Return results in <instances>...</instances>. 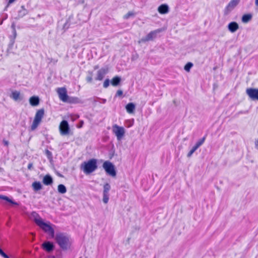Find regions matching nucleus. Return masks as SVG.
Here are the masks:
<instances>
[{
  "mask_svg": "<svg viewBox=\"0 0 258 258\" xmlns=\"http://www.w3.org/2000/svg\"><path fill=\"white\" fill-rule=\"evenodd\" d=\"M108 72V69L107 67H103L101 68L97 71V76L95 78L96 80L102 81L105 75L107 74Z\"/></svg>",
  "mask_w": 258,
  "mask_h": 258,
  "instance_id": "nucleus-13",
  "label": "nucleus"
},
{
  "mask_svg": "<svg viewBox=\"0 0 258 258\" xmlns=\"http://www.w3.org/2000/svg\"><path fill=\"white\" fill-rule=\"evenodd\" d=\"M11 98L13 99L15 101H17L18 100H22V98L20 96V93L19 92L15 91L12 93L11 95L10 96Z\"/></svg>",
  "mask_w": 258,
  "mask_h": 258,
  "instance_id": "nucleus-20",
  "label": "nucleus"
},
{
  "mask_svg": "<svg viewBox=\"0 0 258 258\" xmlns=\"http://www.w3.org/2000/svg\"><path fill=\"white\" fill-rule=\"evenodd\" d=\"M57 190L59 193L63 194L67 192L66 187L62 184H60L58 185Z\"/></svg>",
  "mask_w": 258,
  "mask_h": 258,
  "instance_id": "nucleus-26",
  "label": "nucleus"
},
{
  "mask_svg": "<svg viewBox=\"0 0 258 258\" xmlns=\"http://www.w3.org/2000/svg\"><path fill=\"white\" fill-rule=\"evenodd\" d=\"M2 252H4V251L0 248V254L2 253Z\"/></svg>",
  "mask_w": 258,
  "mask_h": 258,
  "instance_id": "nucleus-49",
  "label": "nucleus"
},
{
  "mask_svg": "<svg viewBox=\"0 0 258 258\" xmlns=\"http://www.w3.org/2000/svg\"><path fill=\"white\" fill-rule=\"evenodd\" d=\"M88 76L86 77V81L88 83H91L92 82V76H93V72L92 71H88Z\"/></svg>",
  "mask_w": 258,
  "mask_h": 258,
  "instance_id": "nucleus-29",
  "label": "nucleus"
},
{
  "mask_svg": "<svg viewBox=\"0 0 258 258\" xmlns=\"http://www.w3.org/2000/svg\"><path fill=\"white\" fill-rule=\"evenodd\" d=\"M55 236V240L59 247L63 250L68 249L71 245L70 238L64 233H58Z\"/></svg>",
  "mask_w": 258,
  "mask_h": 258,
  "instance_id": "nucleus-1",
  "label": "nucleus"
},
{
  "mask_svg": "<svg viewBox=\"0 0 258 258\" xmlns=\"http://www.w3.org/2000/svg\"><path fill=\"white\" fill-rule=\"evenodd\" d=\"M59 99L63 102H67L69 96L67 94L66 88L64 87L58 88L57 90Z\"/></svg>",
  "mask_w": 258,
  "mask_h": 258,
  "instance_id": "nucleus-11",
  "label": "nucleus"
},
{
  "mask_svg": "<svg viewBox=\"0 0 258 258\" xmlns=\"http://www.w3.org/2000/svg\"><path fill=\"white\" fill-rule=\"evenodd\" d=\"M42 248L47 252L52 251L54 249V245L53 242L49 241H45L41 244Z\"/></svg>",
  "mask_w": 258,
  "mask_h": 258,
  "instance_id": "nucleus-12",
  "label": "nucleus"
},
{
  "mask_svg": "<svg viewBox=\"0 0 258 258\" xmlns=\"http://www.w3.org/2000/svg\"><path fill=\"white\" fill-rule=\"evenodd\" d=\"M17 37V32L16 30L12 31V35L10 36V44L13 46L15 43V38Z\"/></svg>",
  "mask_w": 258,
  "mask_h": 258,
  "instance_id": "nucleus-25",
  "label": "nucleus"
},
{
  "mask_svg": "<svg viewBox=\"0 0 258 258\" xmlns=\"http://www.w3.org/2000/svg\"><path fill=\"white\" fill-rule=\"evenodd\" d=\"M15 0H9L8 2V5L13 3Z\"/></svg>",
  "mask_w": 258,
  "mask_h": 258,
  "instance_id": "nucleus-45",
  "label": "nucleus"
},
{
  "mask_svg": "<svg viewBox=\"0 0 258 258\" xmlns=\"http://www.w3.org/2000/svg\"><path fill=\"white\" fill-rule=\"evenodd\" d=\"M246 93L251 100L258 101V89L247 88Z\"/></svg>",
  "mask_w": 258,
  "mask_h": 258,
  "instance_id": "nucleus-10",
  "label": "nucleus"
},
{
  "mask_svg": "<svg viewBox=\"0 0 258 258\" xmlns=\"http://www.w3.org/2000/svg\"><path fill=\"white\" fill-rule=\"evenodd\" d=\"M160 31V30L157 29L150 32L146 37H143L139 41V42H145L147 41L153 40L157 37V33H159Z\"/></svg>",
  "mask_w": 258,
  "mask_h": 258,
  "instance_id": "nucleus-9",
  "label": "nucleus"
},
{
  "mask_svg": "<svg viewBox=\"0 0 258 258\" xmlns=\"http://www.w3.org/2000/svg\"><path fill=\"white\" fill-rule=\"evenodd\" d=\"M112 132L116 136L117 140L119 141L124 136L125 130L123 127L115 124L112 126Z\"/></svg>",
  "mask_w": 258,
  "mask_h": 258,
  "instance_id": "nucleus-6",
  "label": "nucleus"
},
{
  "mask_svg": "<svg viewBox=\"0 0 258 258\" xmlns=\"http://www.w3.org/2000/svg\"><path fill=\"white\" fill-rule=\"evenodd\" d=\"M11 28L12 29V31H14V30H16V28H15V25L14 23H13L12 26H11Z\"/></svg>",
  "mask_w": 258,
  "mask_h": 258,
  "instance_id": "nucleus-44",
  "label": "nucleus"
},
{
  "mask_svg": "<svg viewBox=\"0 0 258 258\" xmlns=\"http://www.w3.org/2000/svg\"><path fill=\"white\" fill-rule=\"evenodd\" d=\"M84 124L83 121H81L80 122V124L78 126V128H81L82 127L83 125Z\"/></svg>",
  "mask_w": 258,
  "mask_h": 258,
  "instance_id": "nucleus-42",
  "label": "nucleus"
},
{
  "mask_svg": "<svg viewBox=\"0 0 258 258\" xmlns=\"http://www.w3.org/2000/svg\"><path fill=\"white\" fill-rule=\"evenodd\" d=\"M227 28L230 32L234 33L239 29V25L236 22H231L228 24Z\"/></svg>",
  "mask_w": 258,
  "mask_h": 258,
  "instance_id": "nucleus-14",
  "label": "nucleus"
},
{
  "mask_svg": "<svg viewBox=\"0 0 258 258\" xmlns=\"http://www.w3.org/2000/svg\"><path fill=\"white\" fill-rule=\"evenodd\" d=\"M103 168L105 170L106 173L112 177H114L116 175V172L114 165L110 161H105L103 164Z\"/></svg>",
  "mask_w": 258,
  "mask_h": 258,
  "instance_id": "nucleus-5",
  "label": "nucleus"
},
{
  "mask_svg": "<svg viewBox=\"0 0 258 258\" xmlns=\"http://www.w3.org/2000/svg\"><path fill=\"white\" fill-rule=\"evenodd\" d=\"M240 0H231L223 11L224 16H228L238 5Z\"/></svg>",
  "mask_w": 258,
  "mask_h": 258,
  "instance_id": "nucleus-7",
  "label": "nucleus"
},
{
  "mask_svg": "<svg viewBox=\"0 0 258 258\" xmlns=\"http://www.w3.org/2000/svg\"><path fill=\"white\" fill-rule=\"evenodd\" d=\"M39 98L37 96H32L29 99L30 104L32 106H37L39 103Z\"/></svg>",
  "mask_w": 258,
  "mask_h": 258,
  "instance_id": "nucleus-18",
  "label": "nucleus"
},
{
  "mask_svg": "<svg viewBox=\"0 0 258 258\" xmlns=\"http://www.w3.org/2000/svg\"><path fill=\"white\" fill-rule=\"evenodd\" d=\"M99 69V66H98V65L95 66L94 67V70H97V69Z\"/></svg>",
  "mask_w": 258,
  "mask_h": 258,
  "instance_id": "nucleus-46",
  "label": "nucleus"
},
{
  "mask_svg": "<svg viewBox=\"0 0 258 258\" xmlns=\"http://www.w3.org/2000/svg\"><path fill=\"white\" fill-rule=\"evenodd\" d=\"M3 144H4L5 146H8L9 145V142L7 140H3Z\"/></svg>",
  "mask_w": 258,
  "mask_h": 258,
  "instance_id": "nucleus-41",
  "label": "nucleus"
},
{
  "mask_svg": "<svg viewBox=\"0 0 258 258\" xmlns=\"http://www.w3.org/2000/svg\"><path fill=\"white\" fill-rule=\"evenodd\" d=\"M158 11L160 14H167L169 12V7L166 4H162L158 7Z\"/></svg>",
  "mask_w": 258,
  "mask_h": 258,
  "instance_id": "nucleus-15",
  "label": "nucleus"
},
{
  "mask_svg": "<svg viewBox=\"0 0 258 258\" xmlns=\"http://www.w3.org/2000/svg\"><path fill=\"white\" fill-rule=\"evenodd\" d=\"M255 148L258 150V139L255 142Z\"/></svg>",
  "mask_w": 258,
  "mask_h": 258,
  "instance_id": "nucleus-43",
  "label": "nucleus"
},
{
  "mask_svg": "<svg viewBox=\"0 0 258 258\" xmlns=\"http://www.w3.org/2000/svg\"><path fill=\"white\" fill-rule=\"evenodd\" d=\"M0 199L5 200L6 201H7L13 205H18V204L17 202L12 200L9 198H8V197H7L6 196H4V195H0Z\"/></svg>",
  "mask_w": 258,
  "mask_h": 258,
  "instance_id": "nucleus-24",
  "label": "nucleus"
},
{
  "mask_svg": "<svg viewBox=\"0 0 258 258\" xmlns=\"http://www.w3.org/2000/svg\"><path fill=\"white\" fill-rule=\"evenodd\" d=\"M69 102L72 103H81V100L78 97H71L69 99Z\"/></svg>",
  "mask_w": 258,
  "mask_h": 258,
  "instance_id": "nucleus-31",
  "label": "nucleus"
},
{
  "mask_svg": "<svg viewBox=\"0 0 258 258\" xmlns=\"http://www.w3.org/2000/svg\"><path fill=\"white\" fill-rule=\"evenodd\" d=\"M42 182L45 185H49L53 183V178L49 174H47L44 176Z\"/></svg>",
  "mask_w": 258,
  "mask_h": 258,
  "instance_id": "nucleus-16",
  "label": "nucleus"
},
{
  "mask_svg": "<svg viewBox=\"0 0 258 258\" xmlns=\"http://www.w3.org/2000/svg\"><path fill=\"white\" fill-rule=\"evenodd\" d=\"M135 105L133 103H128L126 106L125 109L126 110V111L128 113H132L134 112L135 110Z\"/></svg>",
  "mask_w": 258,
  "mask_h": 258,
  "instance_id": "nucleus-19",
  "label": "nucleus"
},
{
  "mask_svg": "<svg viewBox=\"0 0 258 258\" xmlns=\"http://www.w3.org/2000/svg\"><path fill=\"white\" fill-rule=\"evenodd\" d=\"M97 162L96 159H91L84 162L81 165V169L87 174H90L97 169Z\"/></svg>",
  "mask_w": 258,
  "mask_h": 258,
  "instance_id": "nucleus-2",
  "label": "nucleus"
},
{
  "mask_svg": "<svg viewBox=\"0 0 258 258\" xmlns=\"http://www.w3.org/2000/svg\"><path fill=\"white\" fill-rule=\"evenodd\" d=\"M109 83H110L109 80L108 79H106L103 83V87L105 88H107L109 85Z\"/></svg>",
  "mask_w": 258,
  "mask_h": 258,
  "instance_id": "nucleus-36",
  "label": "nucleus"
},
{
  "mask_svg": "<svg viewBox=\"0 0 258 258\" xmlns=\"http://www.w3.org/2000/svg\"><path fill=\"white\" fill-rule=\"evenodd\" d=\"M32 186L35 191L40 190L42 187V184L39 181H34L33 182Z\"/></svg>",
  "mask_w": 258,
  "mask_h": 258,
  "instance_id": "nucleus-21",
  "label": "nucleus"
},
{
  "mask_svg": "<svg viewBox=\"0 0 258 258\" xmlns=\"http://www.w3.org/2000/svg\"><path fill=\"white\" fill-rule=\"evenodd\" d=\"M35 222L45 232L48 233L52 238L54 237V230L49 224L44 222L41 218L35 219Z\"/></svg>",
  "mask_w": 258,
  "mask_h": 258,
  "instance_id": "nucleus-3",
  "label": "nucleus"
},
{
  "mask_svg": "<svg viewBox=\"0 0 258 258\" xmlns=\"http://www.w3.org/2000/svg\"><path fill=\"white\" fill-rule=\"evenodd\" d=\"M123 94V92L120 90H118L117 92H116V93L115 94V96H122Z\"/></svg>",
  "mask_w": 258,
  "mask_h": 258,
  "instance_id": "nucleus-39",
  "label": "nucleus"
},
{
  "mask_svg": "<svg viewBox=\"0 0 258 258\" xmlns=\"http://www.w3.org/2000/svg\"><path fill=\"white\" fill-rule=\"evenodd\" d=\"M28 14V10L25 8L24 6H22L21 7L20 10H19L18 12V17L19 18H23Z\"/></svg>",
  "mask_w": 258,
  "mask_h": 258,
  "instance_id": "nucleus-17",
  "label": "nucleus"
},
{
  "mask_svg": "<svg viewBox=\"0 0 258 258\" xmlns=\"http://www.w3.org/2000/svg\"><path fill=\"white\" fill-rule=\"evenodd\" d=\"M45 154L50 162L52 161L53 160V156L52 153L49 151L48 150H45Z\"/></svg>",
  "mask_w": 258,
  "mask_h": 258,
  "instance_id": "nucleus-28",
  "label": "nucleus"
},
{
  "mask_svg": "<svg viewBox=\"0 0 258 258\" xmlns=\"http://www.w3.org/2000/svg\"><path fill=\"white\" fill-rule=\"evenodd\" d=\"M121 82V78L118 76H115L112 78L111 81V84L113 86H116L119 84Z\"/></svg>",
  "mask_w": 258,
  "mask_h": 258,
  "instance_id": "nucleus-22",
  "label": "nucleus"
},
{
  "mask_svg": "<svg viewBox=\"0 0 258 258\" xmlns=\"http://www.w3.org/2000/svg\"><path fill=\"white\" fill-rule=\"evenodd\" d=\"M133 15H134V13H132L131 12H129L125 15L124 16V19H127L131 16H133Z\"/></svg>",
  "mask_w": 258,
  "mask_h": 258,
  "instance_id": "nucleus-37",
  "label": "nucleus"
},
{
  "mask_svg": "<svg viewBox=\"0 0 258 258\" xmlns=\"http://www.w3.org/2000/svg\"><path fill=\"white\" fill-rule=\"evenodd\" d=\"M109 194L103 193V202L105 204H107L109 201Z\"/></svg>",
  "mask_w": 258,
  "mask_h": 258,
  "instance_id": "nucleus-32",
  "label": "nucleus"
},
{
  "mask_svg": "<svg viewBox=\"0 0 258 258\" xmlns=\"http://www.w3.org/2000/svg\"><path fill=\"white\" fill-rule=\"evenodd\" d=\"M206 138V135L203 138H202L200 140H199L196 143L195 146L198 149L201 146H202L204 144V143L205 141Z\"/></svg>",
  "mask_w": 258,
  "mask_h": 258,
  "instance_id": "nucleus-27",
  "label": "nucleus"
},
{
  "mask_svg": "<svg viewBox=\"0 0 258 258\" xmlns=\"http://www.w3.org/2000/svg\"><path fill=\"white\" fill-rule=\"evenodd\" d=\"M252 17L250 14H244L242 17L241 21L243 23H247L251 20Z\"/></svg>",
  "mask_w": 258,
  "mask_h": 258,
  "instance_id": "nucleus-23",
  "label": "nucleus"
},
{
  "mask_svg": "<svg viewBox=\"0 0 258 258\" xmlns=\"http://www.w3.org/2000/svg\"><path fill=\"white\" fill-rule=\"evenodd\" d=\"M28 169L29 170H31L32 168L33 167V163H29L28 165Z\"/></svg>",
  "mask_w": 258,
  "mask_h": 258,
  "instance_id": "nucleus-40",
  "label": "nucleus"
},
{
  "mask_svg": "<svg viewBox=\"0 0 258 258\" xmlns=\"http://www.w3.org/2000/svg\"><path fill=\"white\" fill-rule=\"evenodd\" d=\"M111 188L110 185L108 183H106L103 186V194H109Z\"/></svg>",
  "mask_w": 258,
  "mask_h": 258,
  "instance_id": "nucleus-30",
  "label": "nucleus"
},
{
  "mask_svg": "<svg viewBox=\"0 0 258 258\" xmlns=\"http://www.w3.org/2000/svg\"><path fill=\"white\" fill-rule=\"evenodd\" d=\"M59 132L61 135L66 136L69 134L70 128L67 120H63L59 126Z\"/></svg>",
  "mask_w": 258,
  "mask_h": 258,
  "instance_id": "nucleus-8",
  "label": "nucleus"
},
{
  "mask_svg": "<svg viewBox=\"0 0 258 258\" xmlns=\"http://www.w3.org/2000/svg\"><path fill=\"white\" fill-rule=\"evenodd\" d=\"M2 252H4V251L0 248V254L2 253Z\"/></svg>",
  "mask_w": 258,
  "mask_h": 258,
  "instance_id": "nucleus-48",
  "label": "nucleus"
},
{
  "mask_svg": "<svg viewBox=\"0 0 258 258\" xmlns=\"http://www.w3.org/2000/svg\"><path fill=\"white\" fill-rule=\"evenodd\" d=\"M192 66L193 64L191 62H188L185 65L184 69L186 71L188 72Z\"/></svg>",
  "mask_w": 258,
  "mask_h": 258,
  "instance_id": "nucleus-34",
  "label": "nucleus"
},
{
  "mask_svg": "<svg viewBox=\"0 0 258 258\" xmlns=\"http://www.w3.org/2000/svg\"><path fill=\"white\" fill-rule=\"evenodd\" d=\"M80 116L78 114H71L70 118L72 121H74L79 118Z\"/></svg>",
  "mask_w": 258,
  "mask_h": 258,
  "instance_id": "nucleus-35",
  "label": "nucleus"
},
{
  "mask_svg": "<svg viewBox=\"0 0 258 258\" xmlns=\"http://www.w3.org/2000/svg\"><path fill=\"white\" fill-rule=\"evenodd\" d=\"M98 100H100L101 101V103H105L106 102V100L105 99H100L99 98H98V97H96L95 100H94V101L95 102H96V101H98Z\"/></svg>",
  "mask_w": 258,
  "mask_h": 258,
  "instance_id": "nucleus-38",
  "label": "nucleus"
},
{
  "mask_svg": "<svg viewBox=\"0 0 258 258\" xmlns=\"http://www.w3.org/2000/svg\"><path fill=\"white\" fill-rule=\"evenodd\" d=\"M255 6L258 7V0H255Z\"/></svg>",
  "mask_w": 258,
  "mask_h": 258,
  "instance_id": "nucleus-47",
  "label": "nucleus"
},
{
  "mask_svg": "<svg viewBox=\"0 0 258 258\" xmlns=\"http://www.w3.org/2000/svg\"><path fill=\"white\" fill-rule=\"evenodd\" d=\"M198 149V148L195 146L192 148V149L189 151L188 153L187 156V157H190L193 153Z\"/></svg>",
  "mask_w": 258,
  "mask_h": 258,
  "instance_id": "nucleus-33",
  "label": "nucleus"
},
{
  "mask_svg": "<svg viewBox=\"0 0 258 258\" xmlns=\"http://www.w3.org/2000/svg\"><path fill=\"white\" fill-rule=\"evenodd\" d=\"M44 110L43 109H40L36 112L34 119L31 126V129L32 131L35 130L38 127L44 116Z\"/></svg>",
  "mask_w": 258,
  "mask_h": 258,
  "instance_id": "nucleus-4",
  "label": "nucleus"
}]
</instances>
